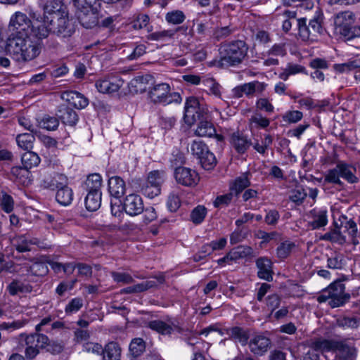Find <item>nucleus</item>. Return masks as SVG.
<instances>
[{
  "label": "nucleus",
  "mask_w": 360,
  "mask_h": 360,
  "mask_svg": "<svg viewBox=\"0 0 360 360\" xmlns=\"http://www.w3.org/2000/svg\"><path fill=\"white\" fill-rule=\"evenodd\" d=\"M39 6L42 15L30 7L27 8L30 18L20 11L14 13L10 18L9 30L22 32L30 27L32 34L38 39L47 38L50 33L62 38L72 36L75 25L60 0H39Z\"/></svg>",
  "instance_id": "obj_1"
},
{
  "label": "nucleus",
  "mask_w": 360,
  "mask_h": 360,
  "mask_svg": "<svg viewBox=\"0 0 360 360\" xmlns=\"http://www.w3.org/2000/svg\"><path fill=\"white\" fill-rule=\"evenodd\" d=\"M6 51L18 62H27L36 58L39 53V45L27 34L17 32L7 39Z\"/></svg>",
  "instance_id": "obj_2"
},
{
  "label": "nucleus",
  "mask_w": 360,
  "mask_h": 360,
  "mask_svg": "<svg viewBox=\"0 0 360 360\" xmlns=\"http://www.w3.org/2000/svg\"><path fill=\"white\" fill-rule=\"evenodd\" d=\"M248 46L242 40L233 41L219 49V65L222 68L236 66L240 64L247 56Z\"/></svg>",
  "instance_id": "obj_3"
},
{
  "label": "nucleus",
  "mask_w": 360,
  "mask_h": 360,
  "mask_svg": "<svg viewBox=\"0 0 360 360\" xmlns=\"http://www.w3.org/2000/svg\"><path fill=\"white\" fill-rule=\"evenodd\" d=\"M147 99L153 104L163 106L172 103H180L182 101L178 92L172 91L171 86L165 82L156 83L148 91Z\"/></svg>",
  "instance_id": "obj_4"
},
{
  "label": "nucleus",
  "mask_w": 360,
  "mask_h": 360,
  "mask_svg": "<svg viewBox=\"0 0 360 360\" xmlns=\"http://www.w3.org/2000/svg\"><path fill=\"white\" fill-rule=\"evenodd\" d=\"M355 16L351 11L338 13L334 20L335 32L345 41L360 37V26L355 25Z\"/></svg>",
  "instance_id": "obj_5"
},
{
  "label": "nucleus",
  "mask_w": 360,
  "mask_h": 360,
  "mask_svg": "<svg viewBox=\"0 0 360 360\" xmlns=\"http://www.w3.org/2000/svg\"><path fill=\"white\" fill-rule=\"evenodd\" d=\"M356 172V169L352 165L340 162L334 168L327 172L324 176V181L342 186L344 184L340 178H342L349 184H356L359 181Z\"/></svg>",
  "instance_id": "obj_6"
},
{
  "label": "nucleus",
  "mask_w": 360,
  "mask_h": 360,
  "mask_svg": "<svg viewBox=\"0 0 360 360\" xmlns=\"http://www.w3.org/2000/svg\"><path fill=\"white\" fill-rule=\"evenodd\" d=\"M350 295L345 292V285L340 281L335 282L317 297L319 303L328 302L332 308L339 307L349 301Z\"/></svg>",
  "instance_id": "obj_7"
},
{
  "label": "nucleus",
  "mask_w": 360,
  "mask_h": 360,
  "mask_svg": "<svg viewBox=\"0 0 360 360\" xmlns=\"http://www.w3.org/2000/svg\"><path fill=\"white\" fill-rule=\"evenodd\" d=\"M316 347L328 352H334L338 360H356L357 351L354 345L347 341L330 342L322 340Z\"/></svg>",
  "instance_id": "obj_8"
},
{
  "label": "nucleus",
  "mask_w": 360,
  "mask_h": 360,
  "mask_svg": "<svg viewBox=\"0 0 360 360\" xmlns=\"http://www.w3.org/2000/svg\"><path fill=\"white\" fill-rule=\"evenodd\" d=\"M184 109V119L188 125L193 124L200 116L207 115L210 112L208 106L204 100L193 96L186 98Z\"/></svg>",
  "instance_id": "obj_9"
},
{
  "label": "nucleus",
  "mask_w": 360,
  "mask_h": 360,
  "mask_svg": "<svg viewBox=\"0 0 360 360\" xmlns=\"http://www.w3.org/2000/svg\"><path fill=\"white\" fill-rule=\"evenodd\" d=\"M49 338L43 334H32L30 335L20 336V345L25 347V356L27 359H34L39 352V348H43L44 344L47 343Z\"/></svg>",
  "instance_id": "obj_10"
},
{
  "label": "nucleus",
  "mask_w": 360,
  "mask_h": 360,
  "mask_svg": "<svg viewBox=\"0 0 360 360\" xmlns=\"http://www.w3.org/2000/svg\"><path fill=\"white\" fill-rule=\"evenodd\" d=\"M123 83L119 76L110 75L98 79L95 86L99 92L110 94L117 91Z\"/></svg>",
  "instance_id": "obj_11"
},
{
  "label": "nucleus",
  "mask_w": 360,
  "mask_h": 360,
  "mask_svg": "<svg viewBox=\"0 0 360 360\" xmlns=\"http://www.w3.org/2000/svg\"><path fill=\"white\" fill-rule=\"evenodd\" d=\"M76 15L80 24L85 28H91L98 23V13L93 6L76 8Z\"/></svg>",
  "instance_id": "obj_12"
},
{
  "label": "nucleus",
  "mask_w": 360,
  "mask_h": 360,
  "mask_svg": "<svg viewBox=\"0 0 360 360\" xmlns=\"http://www.w3.org/2000/svg\"><path fill=\"white\" fill-rule=\"evenodd\" d=\"M174 177L179 184L185 186H195L199 180L195 171L184 167H179L175 169Z\"/></svg>",
  "instance_id": "obj_13"
},
{
  "label": "nucleus",
  "mask_w": 360,
  "mask_h": 360,
  "mask_svg": "<svg viewBox=\"0 0 360 360\" xmlns=\"http://www.w3.org/2000/svg\"><path fill=\"white\" fill-rule=\"evenodd\" d=\"M271 344V340L263 335H255L248 342L250 352L255 355L262 356L266 353Z\"/></svg>",
  "instance_id": "obj_14"
},
{
  "label": "nucleus",
  "mask_w": 360,
  "mask_h": 360,
  "mask_svg": "<svg viewBox=\"0 0 360 360\" xmlns=\"http://www.w3.org/2000/svg\"><path fill=\"white\" fill-rule=\"evenodd\" d=\"M61 98L77 109L85 108L89 100L83 94L75 91H65L61 94Z\"/></svg>",
  "instance_id": "obj_15"
},
{
  "label": "nucleus",
  "mask_w": 360,
  "mask_h": 360,
  "mask_svg": "<svg viewBox=\"0 0 360 360\" xmlns=\"http://www.w3.org/2000/svg\"><path fill=\"white\" fill-rule=\"evenodd\" d=\"M148 327L162 335H169L179 330L178 321L175 319H169L166 322L160 320L150 321Z\"/></svg>",
  "instance_id": "obj_16"
},
{
  "label": "nucleus",
  "mask_w": 360,
  "mask_h": 360,
  "mask_svg": "<svg viewBox=\"0 0 360 360\" xmlns=\"http://www.w3.org/2000/svg\"><path fill=\"white\" fill-rule=\"evenodd\" d=\"M309 227L312 230L320 229L328 224V212L325 209H314L310 212Z\"/></svg>",
  "instance_id": "obj_17"
},
{
  "label": "nucleus",
  "mask_w": 360,
  "mask_h": 360,
  "mask_svg": "<svg viewBox=\"0 0 360 360\" xmlns=\"http://www.w3.org/2000/svg\"><path fill=\"white\" fill-rule=\"evenodd\" d=\"M68 184V178L65 175L57 172H52L46 175L43 179V186L46 188L58 190Z\"/></svg>",
  "instance_id": "obj_18"
},
{
  "label": "nucleus",
  "mask_w": 360,
  "mask_h": 360,
  "mask_svg": "<svg viewBox=\"0 0 360 360\" xmlns=\"http://www.w3.org/2000/svg\"><path fill=\"white\" fill-rule=\"evenodd\" d=\"M198 136L212 137L214 136L217 141H223L224 137L216 134V129L213 124L208 121H200L195 131Z\"/></svg>",
  "instance_id": "obj_19"
},
{
  "label": "nucleus",
  "mask_w": 360,
  "mask_h": 360,
  "mask_svg": "<svg viewBox=\"0 0 360 360\" xmlns=\"http://www.w3.org/2000/svg\"><path fill=\"white\" fill-rule=\"evenodd\" d=\"M231 144L238 153H244L252 145L251 141L246 136L239 131L231 134Z\"/></svg>",
  "instance_id": "obj_20"
},
{
  "label": "nucleus",
  "mask_w": 360,
  "mask_h": 360,
  "mask_svg": "<svg viewBox=\"0 0 360 360\" xmlns=\"http://www.w3.org/2000/svg\"><path fill=\"white\" fill-rule=\"evenodd\" d=\"M56 115L65 125L75 126L79 120L77 112L65 105H60L58 108Z\"/></svg>",
  "instance_id": "obj_21"
},
{
  "label": "nucleus",
  "mask_w": 360,
  "mask_h": 360,
  "mask_svg": "<svg viewBox=\"0 0 360 360\" xmlns=\"http://www.w3.org/2000/svg\"><path fill=\"white\" fill-rule=\"evenodd\" d=\"M108 191L111 197L119 200L125 191V183L119 176H112L108 180Z\"/></svg>",
  "instance_id": "obj_22"
},
{
  "label": "nucleus",
  "mask_w": 360,
  "mask_h": 360,
  "mask_svg": "<svg viewBox=\"0 0 360 360\" xmlns=\"http://www.w3.org/2000/svg\"><path fill=\"white\" fill-rule=\"evenodd\" d=\"M187 344L191 347L193 356L204 355L210 347V344L198 337H190L187 339Z\"/></svg>",
  "instance_id": "obj_23"
},
{
  "label": "nucleus",
  "mask_w": 360,
  "mask_h": 360,
  "mask_svg": "<svg viewBox=\"0 0 360 360\" xmlns=\"http://www.w3.org/2000/svg\"><path fill=\"white\" fill-rule=\"evenodd\" d=\"M256 265L258 269V276L266 281L272 280L271 262L265 257H261L257 259Z\"/></svg>",
  "instance_id": "obj_24"
},
{
  "label": "nucleus",
  "mask_w": 360,
  "mask_h": 360,
  "mask_svg": "<svg viewBox=\"0 0 360 360\" xmlns=\"http://www.w3.org/2000/svg\"><path fill=\"white\" fill-rule=\"evenodd\" d=\"M297 22L299 30V36L303 41L310 43L317 41L318 36H312L311 34L312 33V30L309 25H307V20L305 18L297 19Z\"/></svg>",
  "instance_id": "obj_25"
},
{
  "label": "nucleus",
  "mask_w": 360,
  "mask_h": 360,
  "mask_svg": "<svg viewBox=\"0 0 360 360\" xmlns=\"http://www.w3.org/2000/svg\"><path fill=\"white\" fill-rule=\"evenodd\" d=\"M11 244L19 252H29L32 250V238L26 235L15 236L11 239Z\"/></svg>",
  "instance_id": "obj_26"
},
{
  "label": "nucleus",
  "mask_w": 360,
  "mask_h": 360,
  "mask_svg": "<svg viewBox=\"0 0 360 360\" xmlns=\"http://www.w3.org/2000/svg\"><path fill=\"white\" fill-rule=\"evenodd\" d=\"M11 175L15 181L23 185L28 186L31 183L30 172L24 167L16 166L11 169Z\"/></svg>",
  "instance_id": "obj_27"
},
{
  "label": "nucleus",
  "mask_w": 360,
  "mask_h": 360,
  "mask_svg": "<svg viewBox=\"0 0 360 360\" xmlns=\"http://www.w3.org/2000/svg\"><path fill=\"white\" fill-rule=\"evenodd\" d=\"M243 94L252 97L255 94H262L266 87V84L259 81H253L241 84Z\"/></svg>",
  "instance_id": "obj_28"
},
{
  "label": "nucleus",
  "mask_w": 360,
  "mask_h": 360,
  "mask_svg": "<svg viewBox=\"0 0 360 360\" xmlns=\"http://www.w3.org/2000/svg\"><path fill=\"white\" fill-rule=\"evenodd\" d=\"M226 334L229 338L236 342H240L242 345L248 344L249 338L248 333L240 327H232L226 330Z\"/></svg>",
  "instance_id": "obj_29"
},
{
  "label": "nucleus",
  "mask_w": 360,
  "mask_h": 360,
  "mask_svg": "<svg viewBox=\"0 0 360 360\" xmlns=\"http://www.w3.org/2000/svg\"><path fill=\"white\" fill-rule=\"evenodd\" d=\"M155 82L154 77L150 75L136 76V93H148L152 89Z\"/></svg>",
  "instance_id": "obj_30"
},
{
  "label": "nucleus",
  "mask_w": 360,
  "mask_h": 360,
  "mask_svg": "<svg viewBox=\"0 0 360 360\" xmlns=\"http://www.w3.org/2000/svg\"><path fill=\"white\" fill-rule=\"evenodd\" d=\"M139 202L140 207L136 205V216H139V219L142 220L143 224H148L157 217L155 209L150 207L143 210L141 198L139 199Z\"/></svg>",
  "instance_id": "obj_31"
},
{
  "label": "nucleus",
  "mask_w": 360,
  "mask_h": 360,
  "mask_svg": "<svg viewBox=\"0 0 360 360\" xmlns=\"http://www.w3.org/2000/svg\"><path fill=\"white\" fill-rule=\"evenodd\" d=\"M103 360H120L121 349L114 342H109L101 352Z\"/></svg>",
  "instance_id": "obj_32"
},
{
  "label": "nucleus",
  "mask_w": 360,
  "mask_h": 360,
  "mask_svg": "<svg viewBox=\"0 0 360 360\" xmlns=\"http://www.w3.org/2000/svg\"><path fill=\"white\" fill-rule=\"evenodd\" d=\"M56 201L63 206H68L71 204L73 200V191L68 184L57 190L56 194Z\"/></svg>",
  "instance_id": "obj_33"
},
{
  "label": "nucleus",
  "mask_w": 360,
  "mask_h": 360,
  "mask_svg": "<svg viewBox=\"0 0 360 360\" xmlns=\"http://www.w3.org/2000/svg\"><path fill=\"white\" fill-rule=\"evenodd\" d=\"M84 202L87 210L96 211L101 204V192L88 191Z\"/></svg>",
  "instance_id": "obj_34"
},
{
  "label": "nucleus",
  "mask_w": 360,
  "mask_h": 360,
  "mask_svg": "<svg viewBox=\"0 0 360 360\" xmlns=\"http://www.w3.org/2000/svg\"><path fill=\"white\" fill-rule=\"evenodd\" d=\"M326 266L328 269L336 270L341 269L344 266V256L340 252H331L326 255Z\"/></svg>",
  "instance_id": "obj_35"
},
{
  "label": "nucleus",
  "mask_w": 360,
  "mask_h": 360,
  "mask_svg": "<svg viewBox=\"0 0 360 360\" xmlns=\"http://www.w3.org/2000/svg\"><path fill=\"white\" fill-rule=\"evenodd\" d=\"M202 84L205 91L217 98H221V86L212 77H202Z\"/></svg>",
  "instance_id": "obj_36"
},
{
  "label": "nucleus",
  "mask_w": 360,
  "mask_h": 360,
  "mask_svg": "<svg viewBox=\"0 0 360 360\" xmlns=\"http://www.w3.org/2000/svg\"><path fill=\"white\" fill-rule=\"evenodd\" d=\"M296 245L294 242L286 240L281 243L276 248V255L280 259L287 258L295 249Z\"/></svg>",
  "instance_id": "obj_37"
},
{
  "label": "nucleus",
  "mask_w": 360,
  "mask_h": 360,
  "mask_svg": "<svg viewBox=\"0 0 360 360\" xmlns=\"http://www.w3.org/2000/svg\"><path fill=\"white\" fill-rule=\"evenodd\" d=\"M40 161L41 159L36 153L29 150L24 153L21 157L22 164L27 169L38 166Z\"/></svg>",
  "instance_id": "obj_38"
},
{
  "label": "nucleus",
  "mask_w": 360,
  "mask_h": 360,
  "mask_svg": "<svg viewBox=\"0 0 360 360\" xmlns=\"http://www.w3.org/2000/svg\"><path fill=\"white\" fill-rule=\"evenodd\" d=\"M321 239L340 245L346 242V237L342 234L339 227L326 233L321 237Z\"/></svg>",
  "instance_id": "obj_39"
},
{
  "label": "nucleus",
  "mask_w": 360,
  "mask_h": 360,
  "mask_svg": "<svg viewBox=\"0 0 360 360\" xmlns=\"http://www.w3.org/2000/svg\"><path fill=\"white\" fill-rule=\"evenodd\" d=\"M15 139L19 148L29 150L33 148L35 138L32 133H22L18 134Z\"/></svg>",
  "instance_id": "obj_40"
},
{
  "label": "nucleus",
  "mask_w": 360,
  "mask_h": 360,
  "mask_svg": "<svg viewBox=\"0 0 360 360\" xmlns=\"http://www.w3.org/2000/svg\"><path fill=\"white\" fill-rule=\"evenodd\" d=\"M85 185L88 191L101 192L102 177L99 174L95 173L88 176Z\"/></svg>",
  "instance_id": "obj_41"
},
{
  "label": "nucleus",
  "mask_w": 360,
  "mask_h": 360,
  "mask_svg": "<svg viewBox=\"0 0 360 360\" xmlns=\"http://www.w3.org/2000/svg\"><path fill=\"white\" fill-rule=\"evenodd\" d=\"M249 175L250 173L246 172L236 178L233 185L231 186V191H235L237 195L243 189L248 187L250 185Z\"/></svg>",
  "instance_id": "obj_42"
},
{
  "label": "nucleus",
  "mask_w": 360,
  "mask_h": 360,
  "mask_svg": "<svg viewBox=\"0 0 360 360\" xmlns=\"http://www.w3.org/2000/svg\"><path fill=\"white\" fill-rule=\"evenodd\" d=\"M175 34L174 29L163 30L150 34L148 39L165 42L174 39Z\"/></svg>",
  "instance_id": "obj_43"
},
{
  "label": "nucleus",
  "mask_w": 360,
  "mask_h": 360,
  "mask_svg": "<svg viewBox=\"0 0 360 360\" xmlns=\"http://www.w3.org/2000/svg\"><path fill=\"white\" fill-rule=\"evenodd\" d=\"M358 68H360V59L349 60L344 63L334 65L335 70L340 73L356 70Z\"/></svg>",
  "instance_id": "obj_44"
},
{
  "label": "nucleus",
  "mask_w": 360,
  "mask_h": 360,
  "mask_svg": "<svg viewBox=\"0 0 360 360\" xmlns=\"http://www.w3.org/2000/svg\"><path fill=\"white\" fill-rule=\"evenodd\" d=\"M165 179V173L163 171L154 170L149 173L147 183L153 186L161 188V184Z\"/></svg>",
  "instance_id": "obj_45"
},
{
  "label": "nucleus",
  "mask_w": 360,
  "mask_h": 360,
  "mask_svg": "<svg viewBox=\"0 0 360 360\" xmlns=\"http://www.w3.org/2000/svg\"><path fill=\"white\" fill-rule=\"evenodd\" d=\"M318 341L315 342L314 349L309 350L304 357V360H327L328 356L326 353H328L326 350H323L316 347V344L319 342Z\"/></svg>",
  "instance_id": "obj_46"
},
{
  "label": "nucleus",
  "mask_w": 360,
  "mask_h": 360,
  "mask_svg": "<svg viewBox=\"0 0 360 360\" xmlns=\"http://www.w3.org/2000/svg\"><path fill=\"white\" fill-rule=\"evenodd\" d=\"M186 19L184 13L179 10H174L168 12L165 15V20L169 24L179 25L182 23Z\"/></svg>",
  "instance_id": "obj_47"
},
{
  "label": "nucleus",
  "mask_w": 360,
  "mask_h": 360,
  "mask_svg": "<svg viewBox=\"0 0 360 360\" xmlns=\"http://www.w3.org/2000/svg\"><path fill=\"white\" fill-rule=\"evenodd\" d=\"M0 207L6 213L11 212L14 207L13 198L4 191L0 193Z\"/></svg>",
  "instance_id": "obj_48"
},
{
  "label": "nucleus",
  "mask_w": 360,
  "mask_h": 360,
  "mask_svg": "<svg viewBox=\"0 0 360 360\" xmlns=\"http://www.w3.org/2000/svg\"><path fill=\"white\" fill-rule=\"evenodd\" d=\"M252 254L253 250L250 246L240 245L231 250L234 260L252 256Z\"/></svg>",
  "instance_id": "obj_49"
},
{
  "label": "nucleus",
  "mask_w": 360,
  "mask_h": 360,
  "mask_svg": "<svg viewBox=\"0 0 360 360\" xmlns=\"http://www.w3.org/2000/svg\"><path fill=\"white\" fill-rule=\"evenodd\" d=\"M206 214L207 209L202 205H198L191 212V219L194 224H199L203 221Z\"/></svg>",
  "instance_id": "obj_50"
},
{
  "label": "nucleus",
  "mask_w": 360,
  "mask_h": 360,
  "mask_svg": "<svg viewBox=\"0 0 360 360\" xmlns=\"http://www.w3.org/2000/svg\"><path fill=\"white\" fill-rule=\"evenodd\" d=\"M199 160L202 167L207 170L213 168L216 165L215 156L209 150L199 158Z\"/></svg>",
  "instance_id": "obj_51"
},
{
  "label": "nucleus",
  "mask_w": 360,
  "mask_h": 360,
  "mask_svg": "<svg viewBox=\"0 0 360 360\" xmlns=\"http://www.w3.org/2000/svg\"><path fill=\"white\" fill-rule=\"evenodd\" d=\"M337 325L344 329L347 328H357L359 326V321L355 317H342L337 320Z\"/></svg>",
  "instance_id": "obj_52"
},
{
  "label": "nucleus",
  "mask_w": 360,
  "mask_h": 360,
  "mask_svg": "<svg viewBox=\"0 0 360 360\" xmlns=\"http://www.w3.org/2000/svg\"><path fill=\"white\" fill-rule=\"evenodd\" d=\"M122 208L129 216H135V195H128L123 202Z\"/></svg>",
  "instance_id": "obj_53"
},
{
  "label": "nucleus",
  "mask_w": 360,
  "mask_h": 360,
  "mask_svg": "<svg viewBox=\"0 0 360 360\" xmlns=\"http://www.w3.org/2000/svg\"><path fill=\"white\" fill-rule=\"evenodd\" d=\"M209 150L206 144L201 141H193L191 145V151L198 159L202 157Z\"/></svg>",
  "instance_id": "obj_54"
},
{
  "label": "nucleus",
  "mask_w": 360,
  "mask_h": 360,
  "mask_svg": "<svg viewBox=\"0 0 360 360\" xmlns=\"http://www.w3.org/2000/svg\"><path fill=\"white\" fill-rule=\"evenodd\" d=\"M180 205L181 201L177 192H171L167 201V206L168 210L172 212H174L179 208Z\"/></svg>",
  "instance_id": "obj_55"
},
{
  "label": "nucleus",
  "mask_w": 360,
  "mask_h": 360,
  "mask_svg": "<svg viewBox=\"0 0 360 360\" xmlns=\"http://www.w3.org/2000/svg\"><path fill=\"white\" fill-rule=\"evenodd\" d=\"M284 20L283 21L282 27L283 31L285 32H288L291 27L292 24L294 21H297L296 20V12L290 11H285L283 12Z\"/></svg>",
  "instance_id": "obj_56"
},
{
  "label": "nucleus",
  "mask_w": 360,
  "mask_h": 360,
  "mask_svg": "<svg viewBox=\"0 0 360 360\" xmlns=\"http://www.w3.org/2000/svg\"><path fill=\"white\" fill-rule=\"evenodd\" d=\"M28 272L32 275L42 276L48 272V268L44 263L37 262L29 267Z\"/></svg>",
  "instance_id": "obj_57"
},
{
  "label": "nucleus",
  "mask_w": 360,
  "mask_h": 360,
  "mask_svg": "<svg viewBox=\"0 0 360 360\" xmlns=\"http://www.w3.org/2000/svg\"><path fill=\"white\" fill-rule=\"evenodd\" d=\"M309 25L312 30V33L311 34L312 36L319 37L323 33L324 29L321 25V20L319 16L310 20Z\"/></svg>",
  "instance_id": "obj_58"
},
{
  "label": "nucleus",
  "mask_w": 360,
  "mask_h": 360,
  "mask_svg": "<svg viewBox=\"0 0 360 360\" xmlns=\"http://www.w3.org/2000/svg\"><path fill=\"white\" fill-rule=\"evenodd\" d=\"M40 124L41 127L51 131L58 128L59 122L56 117L45 116L42 118Z\"/></svg>",
  "instance_id": "obj_59"
},
{
  "label": "nucleus",
  "mask_w": 360,
  "mask_h": 360,
  "mask_svg": "<svg viewBox=\"0 0 360 360\" xmlns=\"http://www.w3.org/2000/svg\"><path fill=\"white\" fill-rule=\"evenodd\" d=\"M281 297L277 294H272L266 297V307L271 314L280 307Z\"/></svg>",
  "instance_id": "obj_60"
},
{
  "label": "nucleus",
  "mask_w": 360,
  "mask_h": 360,
  "mask_svg": "<svg viewBox=\"0 0 360 360\" xmlns=\"http://www.w3.org/2000/svg\"><path fill=\"white\" fill-rule=\"evenodd\" d=\"M10 295H15L19 292H23L28 290V288L18 281H13L7 287Z\"/></svg>",
  "instance_id": "obj_61"
},
{
  "label": "nucleus",
  "mask_w": 360,
  "mask_h": 360,
  "mask_svg": "<svg viewBox=\"0 0 360 360\" xmlns=\"http://www.w3.org/2000/svg\"><path fill=\"white\" fill-rule=\"evenodd\" d=\"M303 114L299 110L288 111L283 115V120L288 123H296L302 120Z\"/></svg>",
  "instance_id": "obj_62"
},
{
  "label": "nucleus",
  "mask_w": 360,
  "mask_h": 360,
  "mask_svg": "<svg viewBox=\"0 0 360 360\" xmlns=\"http://www.w3.org/2000/svg\"><path fill=\"white\" fill-rule=\"evenodd\" d=\"M141 191L145 196L149 198H153L160 194L161 188L157 186H153L146 182V185L142 186Z\"/></svg>",
  "instance_id": "obj_63"
},
{
  "label": "nucleus",
  "mask_w": 360,
  "mask_h": 360,
  "mask_svg": "<svg viewBox=\"0 0 360 360\" xmlns=\"http://www.w3.org/2000/svg\"><path fill=\"white\" fill-rule=\"evenodd\" d=\"M83 306V300L76 297L72 299L65 307V311L67 314H72L78 311Z\"/></svg>",
  "instance_id": "obj_64"
}]
</instances>
